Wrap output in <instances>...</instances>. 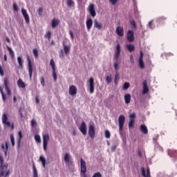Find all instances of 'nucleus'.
I'll return each instance as SVG.
<instances>
[{
	"label": "nucleus",
	"instance_id": "7",
	"mask_svg": "<svg viewBox=\"0 0 177 177\" xmlns=\"http://www.w3.org/2000/svg\"><path fill=\"white\" fill-rule=\"evenodd\" d=\"M88 11L90 12L91 15L94 18L96 16V11L95 9V4L91 3L89 5Z\"/></svg>",
	"mask_w": 177,
	"mask_h": 177
},
{
	"label": "nucleus",
	"instance_id": "63",
	"mask_svg": "<svg viewBox=\"0 0 177 177\" xmlns=\"http://www.w3.org/2000/svg\"><path fill=\"white\" fill-rule=\"evenodd\" d=\"M138 157H140V158H142V152L140 150H138Z\"/></svg>",
	"mask_w": 177,
	"mask_h": 177
},
{
	"label": "nucleus",
	"instance_id": "44",
	"mask_svg": "<svg viewBox=\"0 0 177 177\" xmlns=\"http://www.w3.org/2000/svg\"><path fill=\"white\" fill-rule=\"evenodd\" d=\"M50 64L51 66H52L53 71H55V70H56V68H55V62H54L53 59H51V60H50Z\"/></svg>",
	"mask_w": 177,
	"mask_h": 177
},
{
	"label": "nucleus",
	"instance_id": "36",
	"mask_svg": "<svg viewBox=\"0 0 177 177\" xmlns=\"http://www.w3.org/2000/svg\"><path fill=\"white\" fill-rule=\"evenodd\" d=\"M40 162H42V165L44 168H46V159L44 156H40L39 158Z\"/></svg>",
	"mask_w": 177,
	"mask_h": 177
},
{
	"label": "nucleus",
	"instance_id": "28",
	"mask_svg": "<svg viewBox=\"0 0 177 177\" xmlns=\"http://www.w3.org/2000/svg\"><path fill=\"white\" fill-rule=\"evenodd\" d=\"M94 27L98 28V30H100L102 28V24L99 23L97 20H94Z\"/></svg>",
	"mask_w": 177,
	"mask_h": 177
},
{
	"label": "nucleus",
	"instance_id": "60",
	"mask_svg": "<svg viewBox=\"0 0 177 177\" xmlns=\"http://www.w3.org/2000/svg\"><path fill=\"white\" fill-rule=\"evenodd\" d=\"M165 56H166L167 57H168L174 56V54L171 53H166V54H165Z\"/></svg>",
	"mask_w": 177,
	"mask_h": 177
},
{
	"label": "nucleus",
	"instance_id": "1",
	"mask_svg": "<svg viewBox=\"0 0 177 177\" xmlns=\"http://www.w3.org/2000/svg\"><path fill=\"white\" fill-rule=\"evenodd\" d=\"M120 54L121 46L119 43H118V45H116V50H115V55L113 57L115 58V60H116V62H115V64H113V67H115V70H116V71H118V59Z\"/></svg>",
	"mask_w": 177,
	"mask_h": 177
},
{
	"label": "nucleus",
	"instance_id": "24",
	"mask_svg": "<svg viewBox=\"0 0 177 177\" xmlns=\"http://www.w3.org/2000/svg\"><path fill=\"white\" fill-rule=\"evenodd\" d=\"M140 129H141V132L144 133L145 134L148 133V129L145 124H141Z\"/></svg>",
	"mask_w": 177,
	"mask_h": 177
},
{
	"label": "nucleus",
	"instance_id": "27",
	"mask_svg": "<svg viewBox=\"0 0 177 177\" xmlns=\"http://www.w3.org/2000/svg\"><path fill=\"white\" fill-rule=\"evenodd\" d=\"M17 84H18V86H19V88H26V84L22 81L21 79H19V80L17 81Z\"/></svg>",
	"mask_w": 177,
	"mask_h": 177
},
{
	"label": "nucleus",
	"instance_id": "59",
	"mask_svg": "<svg viewBox=\"0 0 177 177\" xmlns=\"http://www.w3.org/2000/svg\"><path fill=\"white\" fill-rule=\"evenodd\" d=\"M136 113H133L132 114H130V119H134V118L136 117Z\"/></svg>",
	"mask_w": 177,
	"mask_h": 177
},
{
	"label": "nucleus",
	"instance_id": "33",
	"mask_svg": "<svg viewBox=\"0 0 177 177\" xmlns=\"http://www.w3.org/2000/svg\"><path fill=\"white\" fill-rule=\"evenodd\" d=\"M17 61L19 63V66L23 68H24V65H23V60H22V57H17Z\"/></svg>",
	"mask_w": 177,
	"mask_h": 177
},
{
	"label": "nucleus",
	"instance_id": "30",
	"mask_svg": "<svg viewBox=\"0 0 177 177\" xmlns=\"http://www.w3.org/2000/svg\"><path fill=\"white\" fill-rule=\"evenodd\" d=\"M32 168H33V177H38L37 170L34 162L32 165Z\"/></svg>",
	"mask_w": 177,
	"mask_h": 177
},
{
	"label": "nucleus",
	"instance_id": "23",
	"mask_svg": "<svg viewBox=\"0 0 177 177\" xmlns=\"http://www.w3.org/2000/svg\"><path fill=\"white\" fill-rule=\"evenodd\" d=\"M64 53L66 55H68L71 51V47L69 46H66L65 43L63 44Z\"/></svg>",
	"mask_w": 177,
	"mask_h": 177
},
{
	"label": "nucleus",
	"instance_id": "52",
	"mask_svg": "<svg viewBox=\"0 0 177 177\" xmlns=\"http://www.w3.org/2000/svg\"><path fill=\"white\" fill-rule=\"evenodd\" d=\"M93 177H102V174L100 172L95 173Z\"/></svg>",
	"mask_w": 177,
	"mask_h": 177
},
{
	"label": "nucleus",
	"instance_id": "29",
	"mask_svg": "<svg viewBox=\"0 0 177 177\" xmlns=\"http://www.w3.org/2000/svg\"><path fill=\"white\" fill-rule=\"evenodd\" d=\"M64 161L66 164H70L71 160H70V155L69 153H66L64 156Z\"/></svg>",
	"mask_w": 177,
	"mask_h": 177
},
{
	"label": "nucleus",
	"instance_id": "42",
	"mask_svg": "<svg viewBox=\"0 0 177 177\" xmlns=\"http://www.w3.org/2000/svg\"><path fill=\"white\" fill-rule=\"evenodd\" d=\"M45 37L47 38L48 40H50L51 39V32L48 31L45 35Z\"/></svg>",
	"mask_w": 177,
	"mask_h": 177
},
{
	"label": "nucleus",
	"instance_id": "56",
	"mask_svg": "<svg viewBox=\"0 0 177 177\" xmlns=\"http://www.w3.org/2000/svg\"><path fill=\"white\" fill-rule=\"evenodd\" d=\"M153 21H150L149 23L148 24V27H149V28L152 29V24H153Z\"/></svg>",
	"mask_w": 177,
	"mask_h": 177
},
{
	"label": "nucleus",
	"instance_id": "15",
	"mask_svg": "<svg viewBox=\"0 0 177 177\" xmlns=\"http://www.w3.org/2000/svg\"><path fill=\"white\" fill-rule=\"evenodd\" d=\"M80 130L84 135L87 133L86 124L85 122H82L81 127H80Z\"/></svg>",
	"mask_w": 177,
	"mask_h": 177
},
{
	"label": "nucleus",
	"instance_id": "12",
	"mask_svg": "<svg viewBox=\"0 0 177 177\" xmlns=\"http://www.w3.org/2000/svg\"><path fill=\"white\" fill-rule=\"evenodd\" d=\"M69 94L72 96L75 95L77 94V87L74 85H72L70 86L69 88Z\"/></svg>",
	"mask_w": 177,
	"mask_h": 177
},
{
	"label": "nucleus",
	"instance_id": "18",
	"mask_svg": "<svg viewBox=\"0 0 177 177\" xmlns=\"http://www.w3.org/2000/svg\"><path fill=\"white\" fill-rule=\"evenodd\" d=\"M143 87H142V94H146L149 92V87L147 86V82L144 81L142 83Z\"/></svg>",
	"mask_w": 177,
	"mask_h": 177
},
{
	"label": "nucleus",
	"instance_id": "61",
	"mask_svg": "<svg viewBox=\"0 0 177 177\" xmlns=\"http://www.w3.org/2000/svg\"><path fill=\"white\" fill-rule=\"evenodd\" d=\"M37 124L36 121L35 120H32L31 121V125L34 127Z\"/></svg>",
	"mask_w": 177,
	"mask_h": 177
},
{
	"label": "nucleus",
	"instance_id": "9",
	"mask_svg": "<svg viewBox=\"0 0 177 177\" xmlns=\"http://www.w3.org/2000/svg\"><path fill=\"white\" fill-rule=\"evenodd\" d=\"M88 134L91 138H94L95 136V127L93 124H91L88 129Z\"/></svg>",
	"mask_w": 177,
	"mask_h": 177
},
{
	"label": "nucleus",
	"instance_id": "50",
	"mask_svg": "<svg viewBox=\"0 0 177 177\" xmlns=\"http://www.w3.org/2000/svg\"><path fill=\"white\" fill-rule=\"evenodd\" d=\"M35 139L37 142H38V143L41 142V138H40V136L39 135H36L35 136Z\"/></svg>",
	"mask_w": 177,
	"mask_h": 177
},
{
	"label": "nucleus",
	"instance_id": "55",
	"mask_svg": "<svg viewBox=\"0 0 177 177\" xmlns=\"http://www.w3.org/2000/svg\"><path fill=\"white\" fill-rule=\"evenodd\" d=\"M4 124H6L8 127L11 126V123L9 121H6L3 122Z\"/></svg>",
	"mask_w": 177,
	"mask_h": 177
},
{
	"label": "nucleus",
	"instance_id": "8",
	"mask_svg": "<svg viewBox=\"0 0 177 177\" xmlns=\"http://www.w3.org/2000/svg\"><path fill=\"white\" fill-rule=\"evenodd\" d=\"M86 163L85 160H84L82 158L81 159V172L82 174H84V177H86Z\"/></svg>",
	"mask_w": 177,
	"mask_h": 177
},
{
	"label": "nucleus",
	"instance_id": "31",
	"mask_svg": "<svg viewBox=\"0 0 177 177\" xmlns=\"http://www.w3.org/2000/svg\"><path fill=\"white\" fill-rule=\"evenodd\" d=\"M127 50H129L130 52H133L135 50V46L133 44H129L127 46Z\"/></svg>",
	"mask_w": 177,
	"mask_h": 177
},
{
	"label": "nucleus",
	"instance_id": "47",
	"mask_svg": "<svg viewBox=\"0 0 177 177\" xmlns=\"http://www.w3.org/2000/svg\"><path fill=\"white\" fill-rule=\"evenodd\" d=\"M8 121V117H7V115L6 113H4L3 115H2V122L3 123L6 122Z\"/></svg>",
	"mask_w": 177,
	"mask_h": 177
},
{
	"label": "nucleus",
	"instance_id": "3",
	"mask_svg": "<svg viewBox=\"0 0 177 177\" xmlns=\"http://www.w3.org/2000/svg\"><path fill=\"white\" fill-rule=\"evenodd\" d=\"M27 61H28V73H29L30 80H31L32 77L33 68H32V62L28 55H27Z\"/></svg>",
	"mask_w": 177,
	"mask_h": 177
},
{
	"label": "nucleus",
	"instance_id": "20",
	"mask_svg": "<svg viewBox=\"0 0 177 177\" xmlns=\"http://www.w3.org/2000/svg\"><path fill=\"white\" fill-rule=\"evenodd\" d=\"M18 135H19V138L17 140V147L20 148L21 142V140H22V138H23L22 131H19V133H18Z\"/></svg>",
	"mask_w": 177,
	"mask_h": 177
},
{
	"label": "nucleus",
	"instance_id": "11",
	"mask_svg": "<svg viewBox=\"0 0 177 177\" xmlns=\"http://www.w3.org/2000/svg\"><path fill=\"white\" fill-rule=\"evenodd\" d=\"M21 12H22V15H23V16L25 19V21H26V24H29L30 23V17H29L28 14L27 13L26 10H25L24 8H22L21 9Z\"/></svg>",
	"mask_w": 177,
	"mask_h": 177
},
{
	"label": "nucleus",
	"instance_id": "35",
	"mask_svg": "<svg viewBox=\"0 0 177 177\" xmlns=\"http://www.w3.org/2000/svg\"><path fill=\"white\" fill-rule=\"evenodd\" d=\"M7 48H8V51H9V53H10L11 57L13 59V58L15 57L14 51H13L12 49L10 47H9V46H7Z\"/></svg>",
	"mask_w": 177,
	"mask_h": 177
},
{
	"label": "nucleus",
	"instance_id": "45",
	"mask_svg": "<svg viewBox=\"0 0 177 177\" xmlns=\"http://www.w3.org/2000/svg\"><path fill=\"white\" fill-rule=\"evenodd\" d=\"M130 25H131V26H133V28H134V29L137 28L136 23L134 20L130 21Z\"/></svg>",
	"mask_w": 177,
	"mask_h": 177
},
{
	"label": "nucleus",
	"instance_id": "54",
	"mask_svg": "<svg viewBox=\"0 0 177 177\" xmlns=\"http://www.w3.org/2000/svg\"><path fill=\"white\" fill-rule=\"evenodd\" d=\"M0 75L1 76H3L4 75V73H3V68L1 66V65H0Z\"/></svg>",
	"mask_w": 177,
	"mask_h": 177
},
{
	"label": "nucleus",
	"instance_id": "62",
	"mask_svg": "<svg viewBox=\"0 0 177 177\" xmlns=\"http://www.w3.org/2000/svg\"><path fill=\"white\" fill-rule=\"evenodd\" d=\"M117 147L115 145L112 146L111 148V151H115Z\"/></svg>",
	"mask_w": 177,
	"mask_h": 177
},
{
	"label": "nucleus",
	"instance_id": "19",
	"mask_svg": "<svg viewBox=\"0 0 177 177\" xmlns=\"http://www.w3.org/2000/svg\"><path fill=\"white\" fill-rule=\"evenodd\" d=\"M1 148L3 149V151H4V153H5V156H7V151L9 149L8 142L6 141L5 142V145L3 143L2 145H1Z\"/></svg>",
	"mask_w": 177,
	"mask_h": 177
},
{
	"label": "nucleus",
	"instance_id": "51",
	"mask_svg": "<svg viewBox=\"0 0 177 177\" xmlns=\"http://www.w3.org/2000/svg\"><path fill=\"white\" fill-rule=\"evenodd\" d=\"M105 138H111V133L109 130L105 131Z\"/></svg>",
	"mask_w": 177,
	"mask_h": 177
},
{
	"label": "nucleus",
	"instance_id": "48",
	"mask_svg": "<svg viewBox=\"0 0 177 177\" xmlns=\"http://www.w3.org/2000/svg\"><path fill=\"white\" fill-rule=\"evenodd\" d=\"M130 87V84L128 82H125L124 84H123V89L127 90Z\"/></svg>",
	"mask_w": 177,
	"mask_h": 177
},
{
	"label": "nucleus",
	"instance_id": "49",
	"mask_svg": "<svg viewBox=\"0 0 177 177\" xmlns=\"http://www.w3.org/2000/svg\"><path fill=\"white\" fill-rule=\"evenodd\" d=\"M40 82H41V84L44 86H45V79H44V77L42 76L40 77Z\"/></svg>",
	"mask_w": 177,
	"mask_h": 177
},
{
	"label": "nucleus",
	"instance_id": "2",
	"mask_svg": "<svg viewBox=\"0 0 177 177\" xmlns=\"http://www.w3.org/2000/svg\"><path fill=\"white\" fill-rule=\"evenodd\" d=\"M0 162H1V176H3L5 171H6L8 165V164H5L3 165V158L1 155H0Z\"/></svg>",
	"mask_w": 177,
	"mask_h": 177
},
{
	"label": "nucleus",
	"instance_id": "5",
	"mask_svg": "<svg viewBox=\"0 0 177 177\" xmlns=\"http://www.w3.org/2000/svg\"><path fill=\"white\" fill-rule=\"evenodd\" d=\"M127 41H129V42L134 41L135 37H134V32L133 30L127 31Z\"/></svg>",
	"mask_w": 177,
	"mask_h": 177
},
{
	"label": "nucleus",
	"instance_id": "14",
	"mask_svg": "<svg viewBox=\"0 0 177 177\" xmlns=\"http://www.w3.org/2000/svg\"><path fill=\"white\" fill-rule=\"evenodd\" d=\"M4 85H5L6 90L7 91L8 95H11L12 93H11V91H10L9 86H8V79L7 77H6L4 79Z\"/></svg>",
	"mask_w": 177,
	"mask_h": 177
},
{
	"label": "nucleus",
	"instance_id": "38",
	"mask_svg": "<svg viewBox=\"0 0 177 177\" xmlns=\"http://www.w3.org/2000/svg\"><path fill=\"white\" fill-rule=\"evenodd\" d=\"M166 19H167V18L163 17H160L157 19V21H158V23H165Z\"/></svg>",
	"mask_w": 177,
	"mask_h": 177
},
{
	"label": "nucleus",
	"instance_id": "10",
	"mask_svg": "<svg viewBox=\"0 0 177 177\" xmlns=\"http://www.w3.org/2000/svg\"><path fill=\"white\" fill-rule=\"evenodd\" d=\"M49 135L48 134H46L43 136V140H44V149L46 150L47 149V145H48V142L49 141Z\"/></svg>",
	"mask_w": 177,
	"mask_h": 177
},
{
	"label": "nucleus",
	"instance_id": "32",
	"mask_svg": "<svg viewBox=\"0 0 177 177\" xmlns=\"http://www.w3.org/2000/svg\"><path fill=\"white\" fill-rule=\"evenodd\" d=\"M119 80H120V75L118 73V72H116V74H115V85H118Z\"/></svg>",
	"mask_w": 177,
	"mask_h": 177
},
{
	"label": "nucleus",
	"instance_id": "13",
	"mask_svg": "<svg viewBox=\"0 0 177 177\" xmlns=\"http://www.w3.org/2000/svg\"><path fill=\"white\" fill-rule=\"evenodd\" d=\"M143 57L144 54L143 52H140V59H138V62L140 63V68H145V63L143 62Z\"/></svg>",
	"mask_w": 177,
	"mask_h": 177
},
{
	"label": "nucleus",
	"instance_id": "58",
	"mask_svg": "<svg viewBox=\"0 0 177 177\" xmlns=\"http://www.w3.org/2000/svg\"><path fill=\"white\" fill-rule=\"evenodd\" d=\"M59 57H62V58H64V54L63 50H61V52L59 53Z\"/></svg>",
	"mask_w": 177,
	"mask_h": 177
},
{
	"label": "nucleus",
	"instance_id": "64",
	"mask_svg": "<svg viewBox=\"0 0 177 177\" xmlns=\"http://www.w3.org/2000/svg\"><path fill=\"white\" fill-rule=\"evenodd\" d=\"M42 12H43V9L41 8H40L39 9V15L41 16L42 15Z\"/></svg>",
	"mask_w": 177,
	"mask_h": 177
},
{
	"label": "nucleus",
	"instance_id": "46",
	"mask_svg": "<svg viewBox=\"0 0 177 177\" xmlns=\"http://www.w3.org/2000/svg\"><path fill=\"white\" fill-rule=\"evenodd\" d=\"M33 54L35 58L39 57V53L37 48L33 49Z\"/></svg>",
	"mask_w": 177,
	"mask_h": 177
},
{
	"label": "nucleus",
	"instance_id": "22",
	"mask_svg": "<svg viewBox=\"0 0 177 177\" xmlns=\"http://www.w3.org/2000/svg\"><path fill=\"white\" fill-rule=\"evenodd\" d=\"M60 24V21L57 19H53L52 21V28H56L59 24Z\"/></svg>",
	"mask_w": 177,
	"mask_h": 177
},
{
	"label": "nucleus",
	"instance_id": "25",
	"mask_svg": "<svg viewBox=\"0 0 177 177\" xmlns=\"http://www.w3.org/2000/svg\"><path fill=\"white\" fill-rule=\"evenodd\" d=\"M86 26H87V29L88 30H90L91 28H92V26H93V20L91 19H88L86 21Z\"/></svg>",
	"mask_w": 177,
	"mask_h": 177
},
{
	"label": "nucleus",
	"instance_id": "17",
	"mask_svg": "<svg viewBox=\"0 0 177 177\" xmlns=\"http://www.w3.org/2000/svg\"><path fill=\"white\" fill-rule=\"evenodd\" d=\"M116 35L119 37H122L124 35V28L120 26L116 28Z\"/></svg>",
	"mask_w": 177,
	"mask_h": 177
},
{
	"label": "nucleus",
	"instance_id": "43",
	"mask_svg": "<svg viewBox=\"0 0 177 177\" xmlns=\"http://www.w3.org/2000/svg\"><path fill=\"white\" fill-rule=\"evenodd\" d=\"M10 140H11V142H12V145L14 147L15 145V137H14L13 134L10 135Z\"/></svg>",
	"mask_w": 177,
	"mask_h": 177
},
{
	"label": "nucleus",
	"instance_id": "6",
	"mask_svg": "<svg viewBox=\"0 0 177 177\" xmlns=\"http://www.w3.org/2000/svg\"><path fill=\"white\" fill-rule=\"evenodd\" d=\"M89 88H90V93L93 94L95 91V81L93 77L89 79Z\"/></svg>",
	"mask_w": 177,
	"mask_h": 177
},
{
	"label": "nucleus",
	"instance_id": "37",
	"mask_svg": "<svg viewBox=\"0 0 177 177\" xmlns=\"http://www.w3.org/2000/svg\"><path fill=\"white\" fill-rule=\"evenodd\" d=\"M135 120L134 119H130V121L129 122V128H133L134 127Z\"/></svg>",
	"mask_w": 177,
	"mask_h": 177
},
{
	"label": "nucleus",
	"instance_id": "34",
	"mask_svg": "<svg viewBox=\"0 0 177 177\" xmlns=\"http://www.w3.org/2000/svg\"><path fill=\"white\" fill-rule=\"evenodd\" d=\"M0 92L1 93L2 95V100L4 102H6V95H5V93L3 91V89L1 88V86H0Z\"/></svg>",
	"mask_w": 177,
	"mask_h": 177
},
{
	"label": "nucleus",
	"instance_id": "16",
	"mask_svg": "<svg viewBox=\"0 0 177 177\" xmlns=\"http://www.w3.org/2000/svg\"><path fill=\"white\" fill-rule=\"evenodd\" d=\"M141 172L142 174V176H144V177H150L151 176L149 167L147 168V174H146L145 169L144 167L141 168Z\"/></svg>",
	"mask_w": 177,
	"mask_h": 177
},
{
	"label": "nucleus",
	"instance_id": "53",
	"mask_svg": "<svg viewBox=\"0 0 177 177\" xmlns=\"http://www.w3.org/2000/svg\"><path fill=\"white\" fill-rule=\"evenodd\" d=\"M118 0H109V1L111 2V3H112V5H115L117 3Z\"/></svg>",
	"mask_w": 177,
	"mask_h": 177
},
{
	"label": "nucleus",
	"instance_id": "26",
	"mask_svg": "<svg viewBox=\"0 0 177 177\" xmlns=\"http://www.w3.org/2000/svg\"><path fill=\"white\" fill-rule=\"evenodd\" d=\"M131 96L130 94H126L124 95V102H126V104H129L131 102Z\"/></svg>",
	"mask_w": 177,
	"mask_h": 177
},
{
	"label": "nucleus",
	"instance_id": "57",
	"mask_svg": "<svg viewBox=\"0 0 177 177\" xmlns=\"http://www.w3.org/2000/svg\"><path fill=\"white\" fill-rule=\"evenodd\" d=\"M13 8L15 11H18V7L16 3L13 4Z\"/></svg>",
	"mask_w": 177,
	"mask_h": 177
},
{
	"label": "nucleus",
	"instance_id": "4",
	"mask_svg": "<svg viewBox=\"0 0 177 177\" xmlns=\"http://www.w3.org/2000/svg\"><path fill=\"white\" fill-rule=\"evenodd\" d=\"M125 122V117L124 115L119 116V132L122 133Z\"/></svg>",
	"mask_w": 177,
	"mask_h": 177
},
{
	"label": "nucleus",
	"instance_id": "39",
	"mask_svg": "<svg viewBox=\"0 0 177 177\" xmlns=\"http://www.w3.org/2000/svg\"><path fill=\"white\" fill-rule=\"evenodd\" d=\"M56 70H53V79H54V81L55 82H57V75L56 73Z\"/></svg>",
	"mask_w": 177,
	"mask_h": 177
},
{
	"label": "nucleus",
	"instance_id": "21",
	"mask_svg": "<svg viewBox=\"0 0 177 177\" xmlns=\"http://www.w3.org/2000/svg\"><path fill=\"white\" fill-rule=\"evenodd\" d=\"M167 154L169 157H175L177 154V151L174 149H168Z\"/></svg>",
	"mask_w": 177,
	"mask_h": 177
},
{
	"label": "nucleus",
	"instance_id": "41",
	"mask_svg": "<svg viewBox=\"0 0 177 177\" xmlns=\"http://www.w3.org/2000/svg\"><path fill=\"white\" fill-rule=\"evenodd\" d=\"M67 5L69 7H72L75 5V3L73 0H67Z\"/></svg>",
	"mask_w": 177,
	"mask_h": 177
},
{
	"label": "nucleus",
	"instance_id": "40",
	"mask_svg": "<svg viewBox=\"0 0 177 177\" xmlns=\"http://www.w3.org/2000/svg\"><path fill=\"white\" fill-rule=\"evenodd\" d=\"M106 84H111L112 82V75H111L106 76Z\"/></svg>",
	"mask_w": 177,
	"mask_h": 177
}]
</instances>
